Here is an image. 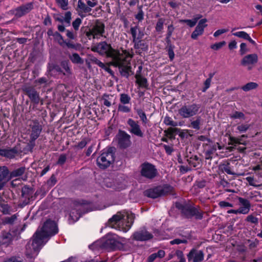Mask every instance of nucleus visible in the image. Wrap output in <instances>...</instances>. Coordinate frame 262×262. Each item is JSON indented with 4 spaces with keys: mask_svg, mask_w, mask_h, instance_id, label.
Wrapping results in <instances>:
<instances>
[{
    "mask_svg": "<svg viewBox=\"0 0 262 262\" xmlns=\"http://www.w3.org/2000/svg\"><path fill=\"white\" fill-rule=\"evenodd\" d=\"M174 48L173 46H170V47L168 49V54L171 61L173 59L174 57V53L173 52Z\"/></svg>",
    "mask_w": 262,
    "mask_h": 262,
    "instance_id": "nucleus-58",
    "label": "nucleus"
},
{
    "mask_svg": "<svg viewBox=\"0 0 262 262\" xmlns=\"http://www.w3.org/2000/svg\"><path fill=\"white\" fill-rule=\"evenodd\" d=\"M23 90L33 103L35 104L39 103L40 100L39 94L34 88L25 86L23 89Z\"/></svg>",
    "mask_w": 262,
    "mask_h": 262,
    "instance_id": "nucleus-18",
    "label": "nucleus"
},
{
    "mask_svg": "<svg viewBox=\"0 0 262 262\" xmlns=\"http://www.w3.org/2000/svg\"><path fill=\"white\" fill-rule=\"evenodd\" d=\"M91 29L93 32L94 33V37H96L97 35L103 36V34L105 31V25L104 23L100 20H96L95 24Z\"/></svg>",
    "mask_w": 262,
    "mask_h": 262,
    "instance_id": "nucleus-23",
    "label": "nucleus"
},
{
    "mask_svg": "<svg viewBox=\"0 0 262 262\" xmlns=\"http://www.w3.org/2000/svg\"><path fill=\"white\" fill-rule=\"evenodd\" d=\"M173 189L172 186L168 185L158 186L144 191V194L148 198L156 199L171 193Z\"/></svg>",
    "mask_w": 262,
    "mask_h": 262,
    "instance_id": "nucleus-7",
    "label": "nucleus"
},
{
    "mask_svg": "<svg viewBox=\"0 0 262 262\" xmlns=\"http://www.w3.org/2000/svg\"><path fill=\"white\" fill-rule=\"evenodd\" d=\"M142 6H138L139 12L135 16V18L139 21H141L144 18V12L142 10Z\"/></svg>",
    "mask_w": 262,
    "mask_h": 262,
    "instance_id": "nucleus-52",
    "label": "nucleus"
},
{
    "mask_svg": "<svg viewBox=\"0 0 262 262\" xmlns=\"http://www.w3.org/2000/svg\"><path fill=\"white\" fill-rule=\"evenodd\" d=\"M119 239H123V238H120L115 234H108L105 241L106 246L112 249L119 248L121 246V242L118 241Z\"/></svg>",
    "mask_w": 262,
    "mask_h": 262,
    "instance_id": "nucleus-19",
    "label": "nucleus"
},
{
    "mask_svg": "<svg viewBox=\"0 0 262 262\" xmlns=\"http://www.w3.org/2000/svg\"><path fill=\"white\" fill-rule=\"evenodd\" d=\"M0 207H1L2 211L4 214L9 213L10 207L7 204L4 202V201L1 202V204H0Z\"/></svg>",
    "mask_w": 262,
    "mask_h": 262,
    "instance_id": "nucleus-51",
    "label": "nucleus"
},
{
    "mask_svg": "<svg viewBox=\"0 0 262 262\" xmlns=\"http://www.w3.org/2000/svg\"><path fill=\"white\" fill-rule=\"evenodd\" d=\"M69 58L72 62L75 64H82L83 63V60L80 57L79 54L76 53L72 54L69 56Z\"/></svg>",
    "mask_w": 262,
    "mask_h": 262,
    "instance_id": "nucleus-33",
    "label": "nucleus"
},
{
    "mask_svg": "<svg viewBox=\"0 0 262 262\" xmlns=\"http://www.w3.org/2000/svg\"><path fill=\"white\" fill-rule=\"evenodd\" d=\"M204 254L202 250L192 249L187 254L189 262H201L204 259Z\"/></svg>",
    "mask_w": 262,
    "mask_h": 262,
    "instance_id": "nucleus-20",
    "label": "nucleus"
},
{
    "mask_svg": "<svg viewBox=\"0 0 262 262\" xmlns=\"http://www.w3.org/2000/svg\"><path fill=\"white\" fill-rule=\"evenodd\" d=\"M66 35L69 39L74 40L77 37V33L75 31L66 30Z\"/></svg>",
    "mask_w": 262,
    "mask_h": 262,
    "instance_id": "nucleus-47",
    "label": "nucleus"
},
{
    "mask_svg": "<svg viewBox=\"0 0 262 262\" xmlns=\"http://www.w3.org/2000/svg\"><path fill=\"white\" fill-rule=\"evenodd\" d=\"M164 122L167 125H170L172 126H177V123L173 121L170 117L168 116L164 118Z\"/></svg>",
    "mask_w": 262,
    "mask_h": 262,
    "instance_id": "nucleus-45",
    "label": "nucleus"
},
{
    "mask_svg": "<svg viewBox=\"0 0 262 262\" xmlns=\"http://www.w3.org/2000/svg\"><path fill=\"white\" fill-rule=\"evenodd\" d=\"M201 124V117L200 116H197L195 117V119H193L190 120V123L189 125V127L196 130H199L200 129Z\"/></svg>",
    "mask_w": 262,
    "mask_h": 262,
    "instance_id": "nucleus-30",
    "label": "nucleus"
},
{
    "mask_svg": "<svg viewBox=\"0 0 262 262\" xmlns=\"http://www.w3.org/2000/svg\"><path fill=\"white\" fill-rule=\"evenodd\" d=\"M202 17V15H198V16L193 19H180V23H185L190 27H192L195 25L199 19Z\"/></svg>",
    "mask_w": 262,
    "mask_h": 262,
    "instance_id": "nucleus-34",
    "label": "nucleus"
},
{
    "mask_svg": "<svg viewBox=\"0 0 262 262\" xmlns=\"http://www.w3.org/2000/svg\"><path fill=\"white\" fill-rule=\"evenodd\" d=\"M36 231H39L38 236L44 242L47 238L55 235L58 232L55 223L50 220H47L41 228H38Z\"/></svg>",
    "mask_w": 262,
    "mask_h": 262,
    "instance_id": "nucleus-6",
    "label": "nucleus"
},
{
    "mask_svg": "<svg viewBox=\"0 0 262 262\" xmlns=\"http://www.w3.org/2000/svg\"><path fill=\"white\" fill-rule=\"evenodd\" d=\"M246 180L248 182L249 184L251 186H253L255 187H258L261 186L262 185H256L254 183V179L253 177H248L246 178Z\"/></svg>",
    "mask_w": 262,
    "mask_h": 262,
    "instance_id": "nucleus-60",
    "label": "nucleus"
},
{
    "mask_svg": "<svg viewBox=\"0 0 262 262\" xmlns=\"http://www.w3.org/2000/svg\"><path fill=\"white\" fill-rule=\"evenodd\" d=\"M56 2L58 6L62 10H67L68 9V0H56Z\"/></svg>",
    "mask_w": 262,
    "mask_h": 262,
    "instance_id": "nucleus-37",
    "label": "nucleus"
},
{
    "mask_svg": "<svg viewBox=\"0 0 262 262\" xmlns=\"http://www.w3.org/2000/svg\"><path fill=\"white\" fill-rule=\"evenodd\" d=\"M136 112L140 117L142 123L145 124H146L147 123L148 119L145 113L141 109H137L136 110Z\"/></svg>",
    "mask_w": 262,
    "mask_h": 262,
    "instance_id": "nucleus-40",
    "label": "nucleus"
},
{
    "mask_svg": "<svg viewBox=\"0 0 262 262\" xmlns=\"http://www.w3.org/2000/svg\"><path fill=\"white\" fill-rule=\"evenodd\" d=\"M187 243V241L186 239H178V238L174 239L170 242V243L171 245H174V244L179 245L181 243L186 244Z\"/></svg>",
    "mask_w": 262,
    "mask_h": 262,
    "instance_id": "nucleus-59",
    "label": "nucleus"
},
{
    "mask_svg": "<svg viewBox=\"0 0 262 262\" xmlns=\"http://www.w3.org/2000/svg\"><path fill=\"white\" fill-rule=\"evenodd\" d=\"M230 142L228 143L229 145H233L235 144H243L241 142L242 139L239 138H235L233 137H230L229 138Z\"/></svg>",
    "mask_w": 262,
    "mask_h": 262,
    "instance_id": "nucleus-56",
    "label": "nucleus"
},
{
    "mask_svg": "<svg viewBox=\"0 0 262 262\" xmlns=\"http://www.w3.org/2000/svg\"><path fill=\"white\" fill-rule=\"evenodd\" d=\"M220 184L222 185L224 188H226L225 191L227 192H234V190L228 189L230 186V183L225 179H221Z\"/></svg>",
    "mask_w": 262,
    "mask_h": 262,
    "instance_id": "nucleus-41",
    "label": "nucleus"
},
{
    "mask_svg": "<svg viewBox=\"0 0 262 262\" xmlns=\"http://www.w3.org/2000/svg\"><path fill=\"white\" fill-rule=\"evenodd\" d=\"M26 168L25 167H21L16 169L10 172V178H13L22 176L25 172Z\"/></svg>",
    "mask_w": 262,
    "mask_h": 262,
    "instance_id": "nucleus-31",
    "label": "nucleus"
},
{
    "mask_svg": "<svg viewBox=\"0 0 262 262\" xmlns=\"http://www.w3.org/2000/svg\"><path fill=\"white\" fill-rule=\"evenodd\" d=\"M258 87V84L256 82H250L243 85L241 89L245 92L256 89Z\"/></svg>",
    "mask_w": 262,
    "mask_h": 262,
    "instance_id": "nucleus-35",
    "label": "nucleus"
},
{
    "mask_svg": "<svg viewBox=\"0 0 262 262\" xmlns=\"http://www.w3.org/2000/svg\"><path fill=\"white\" fill-rule=\"evenodd\" d=\"M17 219V215L13 214L10 217H6L3 219V223L5 224H13Z\"/></svg>",
    "mask_w": 262,
    "mask_h": 262,
    "instance_id": "nucleus-39",
    "label": "nucleus"
},
{
    "mask_svg": "<svg viewBox=\"0 0 262 262\" xmlns=\"http://www.w3.org/2000/svg\"><path fill=\"white\" fill-rule=\"evenodd\" d=\"M141 167L142 176L149 179H152L156 176L157 171L154 165L148 163H144L141 165Z\"/></svg>",
    "mask_w": 262,
    "mask_h": 262,
    "instance_id": "nucleus-12",
    "label": "nucleus"
},
{
    "mask_svg": "<svg viewBox=\"0 0 262 262\" xmlns=\"http://www.w3.org/2000/svg\"><path fill=\"white\" fill-rule=\"evenodd\" d=\"M33 191L32 189L27 186H24L21 189V196L25 199L24 203L25 205L29 203L30 198L32 197Z\"/></svg>",
    "mask_w": 262,
    "mask_h": 262,
    "instance_id": "nucleus-27",
    "label": "nucleus"
},
{
    "mask_svg": "<svg viewBox=\"0 0 262 262\" xmlns=\"http://www.w3.org/2000/svg\"><path fill=\"white\" fill-rule=\"evenodd\" d=\"M67 157L65 155L62 154L59 156L57 164L59 165H63L66 161Z\"/></svg>",
    "mask_w": 262,
    "mask_h": 262,
    "instance_id": "nucleus-61",
    "label": "nucleus"
},
{
    "mask_svg": "<svg viewBox=\"0 0 262 262\" xmlns=\"http://www.w3.org/2000/svg\"><path fill=\"white\" fill-rule=\"evenodd\" d=\"M118 111L123 113H129L130 111V108L127 106L119 104Z\"/></svg>",
    "mask_w": 262,
    "mask_h": 262,
    "instance_id": "nucleus-55",
    "label": "nucleus"
},
{
    "mask_svg": "<svg viewBox=\"0 0 262 262\" xmlns=\"http://www.w3.org/2000/svg\"><path fill=\"white\" fill-rule=\"evenodd\" d=\"M118 146L120 148L125 149L132 144L130 136L125 131L119 130L116 135Z\"/></svg>",
    "mask_w": 262,
    "mask_h": 262,
    "instance_id": "nucleus-11",
    "label": "nucleus"
},
{
    "mask_svg": "<svg viewBox=\"0 0 262 262\" xmlns=\"http://www.w3.org/2000/svg\"><path fill=\"white\" fill-rule=\"evenodd\" d=\"M39 231H36L34 234L31 241H30L26 246V254L28 257H32L36 255L45 242L38 236Z\"/></svg>",
    "mask_w": 262,
    "mask_h": 262,
    "instance_id": "nucleus-5",
    "label": "nucleus"
},
{
    "mask_svg": "<svg viewBox=\"0 0 262 262\" xmlns=\"http://www.w3.org/2000/svg\"><path fill=\"white\" fill-rule=\"evenodd\" d=\"M130 100L131 98L128 95L125 93L120 94V101L122 104H128L130 103Z\"/></svg>",
    "mask_w": 262,
    "mask_h": 262,
    "instance_id": "nucleus-38",
    "label": "nucleus"
},
{
    "mask_svg": "<svg viewBox=\"0 0 262 262\" xmlns=\"http://www.w3.org/2000/svg\"><path fill=\"white\" fill-rule=\"evenodd\" d=\"M72 13L70 11H67L64 14V16L63 18L64 22L68 26L70 25L71 20L72 19Z\"/></svg>",
    "mask_w": 262,
    "mask_h": 262,
    "instance_id": "nucleus-44",
    "label": "nucleus"
},
{
    "mask_svg": "<svg viewBox=\"0 0 262 262\" xmlns=\"http://www.w3.org/2000/svg\"><path fill=\"white\" fill-rule=\"evenodd\" d=\"M86 5L82 1L78 0L77 8L76 9L78 15L83 18L86 16V13H90L92 11V8L97 5V0H85Z\"/></svg>",
    "mask_w": 262,
    "mask_h": 262,
    "instance_id": "nucleus-10",
    "label": "nucleus"
},
{
    "mask_svg": "<svg viewBox=\"0 0 262 262\" xmlns=\"http://www.w3.org/2000/svg\"><path fill=\"white\" fill-rule=\"evenodd\" d=\"M246 221L247 222L257 225L258 223V219L257 217L253 216V215H249L247 216Z\"/></svg>",
    "mask_w": 262,
    "mask_h": 262,
    "instance_id": "nucleus-50",
    "label": "nucleus"
},
{
    "mask_svg": "<svg viewBox=\"0 0 262 262\" xmlns=\"http://www.w3.org/2000/svg\"><path fill=\"white\" fill-rule=\"evenodd\" d=\"M116 148L110 147L103 150L101 154L97 159V164L101 169L109 167L115 161Z\"/></svg>",
    "mask_w": 262,
    "mask_h": 262,
    "instance_id": "nucleus-4",
    "label": "nucleus"
},
{
    "mask_svg": "<svg viewBox=\"0 0 262 262\" xmlns=\"http://www.w3.org/2000/svg\"><path fill=\"white\" fill-rule=\"evenodd\" d=\"M200 107V104L194 103L185 104L178 110V113L182 118H188L196 115Z\"/></svg>",
    "mask_w": 262,
    "mask_h": 262,
    "instance_id": "nucleus-9",
    "label": "nucleus"
},
{
    "mask_svg": "<svg viewBox=\"0 0 262 262\" xmlns=\"http://www.w3.org/2000/svg\"><path fill=\"white\" fill-rule=\"evenodd\" d=\"M89 60L91 62L98 65L100 68H103L104 67V63H102L101 61H100L99 60H98L97 58H96L94 56H90L89 58Z\"/></svg>",
    "mask_w": 262,
    "mask_h": 262,
    "instance_id": "nucleus-43",
    "label": "nucleus"
},
{
    "mask_svg": "<svg viewBox=\"0 0 262 262\" xmlns=\"http://www.w3.org/2000/svg\"><path fill=\"white\" fill-rule=\"evenodd\" d=\"M81 23L82 20L80 18H77L74 21H73L72 26L75 31H77L79 29V26Z\"/></svg>",
    "mask_w": 262,
    "mask_h": 262,
    "instance_id": "nucleus-48",
    "label": "nucleus"
},
{
    "mask_svg": "<svg viewBox=\"0 0 262 262\" xmlns=\"http://www.w3.org/2000/svg\"><path fill=\"white\" fill-rule=\"evenodd\" d=\"M153 238V235L145 228H142L135 232L132 235V238L137 241H146Z\"/></svg>",
    "mask_w": 262,
    "mask_h": 262,
    "instance_id": "nucleus-14",
    "label": "nucleus"
},
{
    "mask_svg": "<svg viewBox=\"0 0 262 262\" xmlns=\"http://www.w3.org/2000/svg\"><path fill=\"white\" fill-rule=\"evenodd\" d=\"M232 34L235 36L248 40L250 43H251L254 46H255L256 45V42L251 38L249 35L246 32L239 31L233 33H232Z\"/></svg>",
    "mask_w": 262,
    "mask_h": 262,
    "instance_id": "nucleus-29",
    "label": "nucleus"
},
{
    "mask_svg": "<svg viewBox=\"0 0 262 262\" xmlns=\"http://www.w3.org/2000/svg\"><path fill=\"white\" fill-rule=\"evenodd\" d=\"M33 8L32 3H29L20 6L12 11L16 18H19L29 13Z\"/></svg>",
    "mask_w": 262,
    "mask_h": 262,
    "instance_id": "nucleus-16",
    "label": "nucleus"
},
{
    "mask_svg": "<svg viewBox=\"0 0 262 262\" xmlns=\"http://www.w3.org/2000/svg\"><path fill=\"white\" fill-rule=\"evenodd\" d=\"M135 78L136 79V82L140 86L143 88L147 87V81L145 78L143 77L139 74H136Z\"/></svg>",
    "mask_w": 262,
    "mask_h": 262,
    "instance_id": "nucleus-32",
    "label": "nucleus"
},
{
    "mask_svg": "<svg viewBox=\"0 0 262 262\" xmlns=\"http://www.w3.org/2000/svg\"><path fill=\"white\" fill-rule=\"evenodd\" d=\"M56 182V178L54 175H52L50 179L48 181V184L51 186H53Z\"/></svg>",
    "mask_w": 262,
    "mask_h": 262,
    "instance_id": "nucleus-64",
    "label": "nucleus"
},
{
    "mask_svg": "<svg viewBox=\"0 0 262 262\" xmlns=\"http://www.w3.org/2000/svg\"><path fill=\"white\" fill-rule=\"evenodd\" d=\"M247 52V45L245 43H242L240 45V53L241 55L245 54Z\"/></svg>",
    "mask_w": 262,
    "mask_h": 262,
    "instance_id": "nucleus-62",
    "label": "nucleus"
},
{
    "mask_svg": "<svg viewBox=\"0 0 262 262\" xmlns=\"http://www.w3.org/2000/svg\"><path fill=\"white\" fill-rule=\"evenodd\" d=\"M207 20L206 18L201 19L194 31L192 33L191 37L193 39H196L199 36L203 34L204 28L207 27V25L206 24Z\"/></svg>",
    "mask_w": 262,
    "mask_h": 262,
    "instance_id": "nucleus-21",
    "label": "nucleus"
},
{
    "mask_svg": "<svg viewBox=\"0 0 262 262\" xmlns=\"http://www.w3.org/2000/svg\"><path fill=\"white\" fill-rule=\"evenodd\" d=\"M91 211L89 205L84 203L74 201L71 204V209L69 213V222L73 224L77 221L83 213Z\"/></svg>",
    "mask_w": 262,
    "mask_h": 262,
    "instance_id": "nucleus-3",
    "label": "nucleus"
},
{
    "mask_svg": "<svg viewBox=\"0 0 262 262\" xmlns=\"http://www.w3.org/2000/svg\"><path fill=\"white\" fill-rule=\"evenodd\" d=\"M1 238L3 243H9L11 241V235L8 233H6L3 234Z\"/></svg>",
    "mask_w": 262,
    "mask_h": 262,
    "instance_id": "nucleus-53",
    "label": "nucleus"
},
{
    "mask_svg": "<svg viewBox=\"0 0 262 262\" xmlns=\"http://www.w3.org/2000/svg\"><path fill=\"white\" fill-rule=\"evenodd\" d=\"M230 118L232 119H245V115L242 112L236 111L230 115Z\"/></svg>",
    "mask_w": 262,
    "mask_h": 262,
    "instance_id": "nucleus-46",
    "label": "nucleus"
},
{
    "mask_svg": "<svg viewBox=\"0 0 262 262\" xmlns=\"http://www.w3.org/2000/svg\"><path fill=\"white\" fill-rule=\"evenodd\" d=\"M211 80L210 78H207L204 82V88L203 89L202 91L205 92L210 86Z\"/></svg>",
    "mask_w": 262,
    "mask_h": 262,
    "instance_id": "nucleus-63",
    "label": "nucleus"
},
{
    "mask_svg": "<svg viewBox=\"0 0 262 262\" xmlns=\"http://www.w3.org/2000/svg\"><path fill=\"white\" fill-rule=\"evenodd\" d=\"M130 32L133 37V42L142 39L144 35V33L139 29L138 26L131 27Z\"/></svg>",
    "mask_w": 262,
    "mask_h": 262,
    "instance_id": "nucleus-25",
    "label": "nucleus"
},
{
    "mask_svg": "<svg viewBox=\"0 0 262 262\" xmlns=\"http://www.w3.org/2000/svg\"><path fill=\"white\" fill-rule=\"evenodd\" d=\"M54 38L58 43L61 47L64 46V43H66V40H64L62 35L58 32H55Z\"/></svg>",
    "mask_w": 262,
    "mask_h": 262,
    "instance_id": "nucleus-36",
    "label": "nucleus"
},
{
    "mask_svg": "<svg viewBox=\"0 0 262 262\" xmlns=\"http://www.w3.org/2000/svg\"><path fill=\"white\" fill-rule=\"evenodd\" d=\"M127 123L129 126L128 130L131 134L140 138L143 137L144 133L141 129L138 121L129 118L127 120Z\"/></svg>",
    "mask_w": 262,
    "mask_h": 262,
    "instance_id": "nucleus-15",
    "label": "nucleus"
},
{
    "mask_svg": "<svg viewBox=\"0 0 262 262\" xmlns=\"http://www.w3.org/2000/svg\"><path fill=\"white\" fill-rule=\"evenodd\" d=\"M11 178L9 176V170L6 167H0V182L6 183Z\"/></svg>",
    "mask_w": 262,
    "mask_h": 262,
    "instance_id": "nucleus-28",
    "label": "nucleus"
},
{
    "mask_svg": "<svg viewBox=\"0 0 262 262\" xmlns=\"http://www.w3.org/2000/svg\"><path fill=\"white\" fill-rule=\"evenodd\" d=\"M238 202L241 206L238 208L240 214H248L251 208V204L249 200L243 198H238Z\"/></svg>",
    "mask_w": 262,
    "mask_h": 262,
    "instance_id": "nucleus-22",
    "label": "nucleus"
},
{
    "mask_svg": "<svg viewBox=\"0 0 262 262\" xmlns=\"http://www.w3.org/2000/svg\"><path fill=\"white\" fill-rule=\"evenodd\" d=\"M17 153L15 147L12 148L0 149V155L7 158L12 159L15 157Z\"/></svg>",
    "mask_w": 262,
    "mask_h": 262,
    "instance_id": "nucleus-26",
    "label": "nucleus"
},
{
    "mask_svg": "<svg viewBox=\"0 0 262 262\" xmlns=\"http://www.w3.org/2000/svg\"><path fill=\"white\" fill-rule=\"evenodd\" d=\"M249 124H241L237 127V129L241 133L246 132L249 128Z\"/></svg>",
    "mask_w": 262,
    "mask_h": 262,
    "instance_id": "nucleus-57",
    "label": "nucleus"
},
{
    "mask_svg": "<svg viewBox=\"0 0 262 262\" xmlns=\"http://www.w3.org/2000/svg\"><path fill=\"white\" fill-rule=\"evenodd\" d=\"M177 207L181 209L182 213L185 218L191 219L192 217H194L196 220L203 219L204 212L199 208L190 205H177Z\"/></svg>",
    "mask_w": 262,
    "mask_h": 262,
    "instance_id": "nucleus-8",
    "label": "nucleus"
},
{
    "mask_svg": "<svg viewBox=\"0 0 262 262\" xmlns=\"http://www.w3.org/2000/svg\"><path fill=\"white\" fill-rule=\"evenodd\" d=\"M30 126L31 128L30 143L33 147L35 145V141L38 138L41 132L42 126L39 124L38 120H32V124H31Z\"/></svg>",
    "mask_w": 262,
    "mask_h": 262,
    "instance_id": "nucleus-13",
    "label": "nucleus"
},
{
    "mask_svg": "<svg viewBox=\"0 0 262 262\" xmlns=\"http://www.w3.org/2000/svg\"><path fill=\"white\" fill-rule=\"evenodd\" d=\"M257 61L258 56L257 54H251L243 57L241 60V64L244 67H247L248 70H251Z\"/></svg>",
    "mask_w": 262,
    "mask_h": 262,
    "instance_id": "nucleus-17",
    "label": "nucleus"
},
{
    "mask_svg": "<svg viewBox=\"0 0 262 262\" xmlns=\"http://www.w3.org/2000/svg\"><path fill=\"white\" fill-rule=\"evenodd\" d=\"M225 45L226 42L225 41H222L211 45V48L215 50H218Z\"/></svg>",
    "mask_w": 262,
    "mask_h": 262,
    "instance_id": "nucleus-54",
    "label": "nucleus"
},
{
    "mask_svg": "<svg viewBox=\"0 0 262 262\" xmlns=\"http://www.w3.org/2000/svg\"><path fill=\"white\" fill-rule=\"evenodd\" d=\"M93 52L111 58V64L118 67L122 76L128 78L132 72L130 59L132 55L126 51L120 53L118 50L113 49L111 44L106 41H101L91 48Z\"/></svg>",
    "mask_w": 262,
    "mask_h": 262,
    "instance_id": "nucleus-1",
    "label": "nucleus"
},
{
    "mask_svg": "<svg viewBox=\"0 0 262 262\" xmlns=\"http://www.w3.org/2000/svg\"><path fill=\"white\" fill-rule=\"evenodd\" d=\"M135 214L129 212H118L111 218L107 225L109 227L126 232L134 223Z\"/></svg>",
    "mask_w": 262,
    "mask_h": 262,
    "instance_id": "nucleus-2",
    "label": "nucleus"
},
{
    "mask_svg": "<svg viewBox=\"0 0 262 262\" xmlns=\"http://www.w3.org/2000/svg\"><path fill=\"white\" fill-rule=\"evenodd\" d=\"M133 43H134V48L139 54L148 50V45L147 42L142 39H138L137 41H134Z\"/></svg>",
    "mask_w": 262,
    "mask_h": 262,
    "instance_id": "nucleus-24",
    "label": "nucleus"
},
{
    "mask_svg": "<svg viewBox=\"0 0 262 262\" xmlns=\"http://www.w3.org/2000/svg\"><path fill=\"white\" fill-rule=\"evenodd\" d=\"M229 165V163L227 164H223L222 166V170L229 174L234 175L235 173L231 171V168Z\"/></svg>",
    "mask_w": 262,
    "mask_h": 262,
    "instance_id": "nucleus-49",
    "label": "nucleus"
},
{
    "mask_svg": "<svg viewBox=\"0 0 262 262\" xmlns=\"http://www.w3.org/2000/svg\"><path fill=\"white\" fill-rule=\"evenodd\" d=\"M165 19L163 18H160L158 19L156 26V30L158 32H161L163 29V24L164 23Z\"/></svg>",
    "mask_w": 262,
    "mask_h": 262,
    "instance_id": "nucleus-42",
    "label": "nucleus"
}]
</instances>
